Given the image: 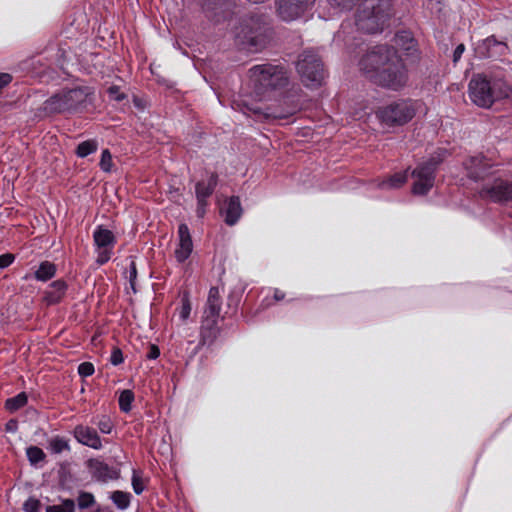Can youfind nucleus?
Returning a JSON list of instances; mask_svg holds the SVG:
<instances>
[{
  "label": "nucleus",
  "instance_id": "nucleus-16",
  "mask_svg": "<svg viewBox=\"0 0 512 512\" xmlns=\"http://www.w3.org/2000/svg\"><path fill=\"white\" fill-rule=\"evenodd\" d=\"M218 320L213 318L202 317L200 325V340L198 347L210 346L217 339L220 329L218 327Z\"/></svg>",
  "mask_w": 512,
  "mask_h": 512
},
{
  "label": "nucleus",
  "instance_id": "nucleus-25",
  "mask_svg": "<svg viewBox=\"0 0 512 512\" xmlns=\"http://www.w3.org/2000/svg\"><path fill=\"white\" fill-rule=\"evenodd\" d=\"M28 401V397L25 392H21L14 397L8 398L5 401V408L10 412H15L18 409L24 407Z\"/></svg>",
  "mask_w": 512,
  "mask_h": 512
},
{
  "label": "nucleus",
  "instance_id": "nucleus-11",
  "mask_svg": "<svg viewBox=\"0 0 512 512\" xmlns=\"http://www.w3.org/2000/svg\"><path fill=\"white\" fill-rule=\"evenodd\" d=\"M240 106V104H237ZM242 111L244 114H255L263 116L266 119H286L298 111L297 105H291L286 110H279L271 107H261L257 104L249 105L247 101H241Z\"/></svg>",
  "mask_w": 512,
  "mask_h": 512
},
{
  "label": "nucleus",
  "instance_id": "nucleus-41",
  "mask_svg": "<svg viewBox=\"0 0 512 512\" xmlns=\"http://www.w3.org/2000/svg\"><path fill=\"white\" fill-rule=\"evenodd\" d=\"M108 94L111 99L116 101H122L125 98L124 93H122L117 86H111L108 89Z\"/></svg>",
  "mask_w": 512,
  "mask_h": 512
},
{
  "label": "nucleus",
  "instance_id": "nucleus-44",
  "mask_svg": "<svg viewBox=\"0 0 512 512\" xmlns=\"http://www.w3.org/2000/svg\"><path fill=\"white\" fill-rule=\"evenodd\" d=\"M207 206L208 201L197 202L196 214L198 217L202 218L205 215Z\"/></svg>",
  "mask_w": 512,
  "mask_h": 512
},
{
  "label": "nucleus",
  "instance_id": "nucleus-40",
  "mask_svg": "<svg viewBox=\"0 0 512 512\" xmlns=\"http://www.w3.org/2000/svg\"><path fill=\"white\" fill-rule=\"evenodd\" d=\"M124 361L122 351L118 348L113 349L111 356H110V362L111 364L117 366L121 364Z\"/></svg>",
  "mask_w": 512,
  "mask_h": 512
},
{
  "label": "nucleus",
  "instance_id": "nucleus-37",
  "mask_svg": "<svg viewBox=\"0 0 512 512\" xmlns=\"http://www.w3.org/2000/svg\"><path fill=\"white\" fill-rule=\"evenodd\" d=\"M99 165L104 172H110L112 170V155L108 149L102 151Z\"/></svg>",
  "mask_w": 512,
  "mask_h": 512
},
{
  "label": "nucleus",
  "instance_id": "nucleus-6",
  "mask_svg": "<svg viewBox=\"0 0 512 512\" xmlns=\"http://www.w3.org/2000/svg\"><path fill=\"white\" fill-rule=\"evenodd\" d=\"M416 107L413 101L399 99L390 102L376 111V117L380 123L387 127L402 126L413 119Z\"/></svg>",
  "mask_w": 512,
  "mask_h": 512
},
{
  "label": "nucleus",
  "instance_id": "nucleus-5",
  "mask_svg": "<svg viewBox=\"0 0 512 512\" xmlns=\"http://www.w3.org/2000/svg\"><path fill=\"white\" fill-rule=\"evenodd\" d=\"M89 94L87 87L63 89L48 98L42 109L47 114L73 112L86 104Z\"/></svg>",
  "mask_w": 512,
  "mask_h": 512
},
{
  "label": "nucleus",
  "instance_id": "nucleus-35",
  "mask_svg": "<svg viewBox=\"0 0 512 512\" xmlns=\"http://www.w3.org/2000/svg\"><path fill=\"white\" fill-rule=\"evenodd\" d=\"M132 488H133V491L139 495L141 494L145 487H146V483H145V480L143 479L141 473L137 470H133V474H132Z\"/></svg>",
  "mask_w": 512,
  "mask_h": 512
},
{
  "label": "nucleus",
  "instance_id": "nucleus-19",
  "mask_svg": "<svg viewBox=\"0 0 512 512\" xmlns=\"http://www.w3.org/2000/svg\"><path fill=\"white\" fill-rule=\"evenodd\" d=\"M218 183V175L211 173L206 180L198 181L195 185V196L197 202L208 201Z\"/></svg>",
  "mask_w": 512,
  "mask_h": 512
},
{
  "label": "nucleus",
  "instance_id": "nucleus-3",
  "mask_svg": "<svg viewBox=\"0 0 512 512\" xmlns=\"http://www.w3.org/2000/svg\"><path fill=\"white\" fill-rule=\"evenodd\" d=\"M469 96L477 106L489 108L495 101L512 97V87L503 79L478 74L470 80Z\"/></svg>",
  "mask_w": 512,
  "mask_h": 512
},
{
  "label": "nucleus",
  "instance_id": "nucleus-15",
  "mask_svg": "<svg viewBox=\"0 0 512 512\" xmlns=\"http://www.w3.org/2000/svg\"><path fill=\"white\" fill-rule=\"evenodd\" d=\"M87 467L92 477L100 482H107L109 480H116L119 478V470L109 466L107 463L99 459H89Z\"/></svg>",
  "mask_w": 512,
  "mask_h": 512
},
{
  "label": "nucleus",
  "instance_id": "nucleus-9",
  "mask_svg": "<svg viewBox=\"0 0 512 512\" xmlns=\"http://www.w3.org/2000/svg\"><path fill=\"white\" fill-rule=\"evenodd\" d=\"M93 241L97 254L96 263L99 266L104 265L112 257L113 248L116 244L115 235L111 230L99 225L93 232Z\"/></svg>",
  "mask_w": 512,
  "mask_h": 512
},
{
  "label": "nucleus",
  "instance_id": "nucleus-2",
  "mask_svg": "<svg viewBox=\"0 0 512 512\" xmlns=\"http://www.w3.org/2000/svg\"><path fill=\"white\" fill-rule=\"evenodd\" d=\"M248 74L253 87V95L258 101L272 98L289 82L288 72L282 65L270 63L255 65L249 69Z\"/></svg>",
  "mask_w": 512,
  "mask_h": 512
},
{
  "label": "nucleus",
  "instance_id": "nucleus-34",
  "mask_svg": "<svg viewBox=\"0 0 512 512\" xmlns=\"http://www.w3.org/2000/svg\"><path fill=\"white\" fill-rule=\"evenodd\" d=\"M93 423L103 434H110L114 427L111 419L106 415L100 416L97 420H94Z\"/></svg>",
  "mask_w": 512,
  "mask_h": 512
},
{
  "label": "nucleus",
  "instance_id": "nucleus-1",
  "mask_svg": "<svg viewBox=\"0 0 512 512\" xmlns=\"http://www.w3.org/2000/svg\"><path fill=\"white\" fill-rule=\"evenodd\" d=\"M359 66L371 82L382 88L399 91L408 83V70L394 47H374L361 58Z\"/></svg>",
  "mask_w": 512,
  "mask_h": 512
},
{
  "label": "nucleus",
  "instance_id": "nucleus-38",
  "mask_svg": "<svg viewBox=\"0 0 512 512\" xmlns=\"http://www.w3.org/2000/svg\"><path fill=\"white\" fill-rule=\"evenodd\" d=\"M94 371V365L91 362H83L78 366V373L82 377L91 376Z\"/></svg>",
  "mask_w": 512,
  "mask_h": 512
},
{
  "label": "nucleus",
  "instance_id": "nucleus-13",
  "mask_svg": "<svg viewBox=\"0 0 512 512\" xmlns=\"http://www.w3.org/2000/svg\"><path fill=\"white\" fill-rule=\"evenodd\" d=\"M480 195L494 202L512 201V183L500 179L495 180L493 184L485 186Z\"/></svg>",
  "mask_w": 512,
  "mask_h": 512
},
{
  "label": "nucleus",
  "instance_id": "nucleus-4",
  "mask_svg": "<svg viewBox=\"0 0 512 512\" xmlns=\"http://www.w3.org/2000/svg\"><path fill=\"white\" fill-rule=\"evenodd\" d=\"M270 22L263 16H252L237 28L236 38L251 51L262 50L272 39Z\"/></svg>",
  "mask_w": 512,
  "mask_h": 512
},
{
  "label": "nucleus",
  "instance_id": "nucleus-30",
  "mask_svg": "<svg viewBox=\"0 0 512 512\" xmlns=\"http://www.w3.org/2000/svg\"><path fill=\"white\" fill-rule=\"evenodd\" d=\"M26 455L30 464L34 466L40 462H43L46 457L44 451L38 446H29L26 449Z\"/></svg>",
  "mask_w": 512,
  "mask_h": 512
},
{
  "label": "nucleus",
  "instance_id": "nucleus-21",
  "mask_svg": "<svg viewBox=\"0 0 512 512\" xmlns=\"http://www.w3.org/2000/svg\"><path fill=\"white\" fill-rule=\"evenodd\" d=\"M225 223L227 225H234L242 215V207L238 197L232 196L223 208Z\"/></svg>",
  "mask_w": 512,
  "mask_h": 512
},
{
  "label": "nucleus",
  "instance_id": "nucleus-12",
  "mask_svg": "<svg viewBox=\"0 0 512 512\" xmlns=\"http://www.w3.org/2000/svg\"><path fill=\"white\" fill-rule=\"evenodd\" d=\"M475 50L481 58L501 60L508 53L509 48L505 42L498 41L494 36H490L482 40Z\"/></svg>",
  "mask_w": 512,
  "mask_h": 512
},
{
  "label": "nucleus",
  "instance_id": "nucleus-46",
  "mask_svg": "<svg viewBox=\"0 0 512 512\" xmlns=\"http://www.w3.org/2000/svg\"><path fill=\"white\" fill-rule=\"evenodd\" d=\"M12 80V77L8 73H0V89L7 84H9Z\"/></svg>",
  "mask_w": 512,
  "mask_h": 512
},
{
  "label": "nucleus",
  "instance_id": "nucleus-47",
  "mask_svg": "<svg viewBox=\"0 0 512 512\" xmlns=\"http://www.w3.org/2000/svg\"><path fill=\"white\" fill-rule=\"evenodd\" d=\"M136 276H137L136 266L132 262L131 266H130V282H131V286H132L133 289H134L133 281L135 280Z\"/></svg>",
  "mask_w": 512,
  "mask_h": 512
},
{
  "label": "nucleus",
  "instance_id": "nucleus-48",
  "mask_svg": "<svg viewBox=\"0 0 512 512\" xmlns=\"http://www.w3.org/2000/svg\"><path fill=\"white\" fill-rule=\"evenodd\" d=\"M284 297H285V294H284V292H283V291H281V290H279V289H276V290L274 291V299H275L276 301H281V300H283V299H284Z\"/></svg>",
  "mask_w": 512,
  "mask_h": 512
},
{
  "label": "nucleus",
  "instance_id": "nucleus-36",
  "mask_svg": "<svg viewBox=\"0 0 512 512\" xmlns=\"http://www.w3.org/2000/svg\"><path fill=\"white\" fill-rule=\"evenodd\" d=\"M78 506L81 509H86L94 505L95 498L91 493L81 492L78 496Z\"/></svg>",
  "mask_w": 512,
  "mask_h": 512
},
{
  "label": "nucleus",
  "instance_id": "nucleus-28",
  "mask_svg": "<svg viewBox=\"0 0 512 512\" xmlns=\"http://www.w3.org/2000/svg\"><path fill=\"white\" fill-rule=\"evenodd\" d=\"M98 148V144L95 140H86L81 142L76 149V154L80 158H84L94 153Z\"/></svg>",
  "mask_w": 512,
  "mask_h": 512
},
{
  "label": "nucleus",
  "instance_id": "nucleus-29",
  "mask_svg": "<svg viewBox=\"0 0 512 512\" xmlns=\"http://www.w3.org/2000/svg\"><path fill=\"white\" fill-rule=\"evenodd\" d=\"M134 401V393L129 390H123L119 396V408L122 412L128 413L132 408V402Z\"/></svg>",
  "mask_w": 512,
  "mask_h": 512
},
{
  "label": "nucleus",
  "instance_id": "nucleus-14",
  "mask_svg": "<svg viewBox=\"0 0 512 512\" xmlns=\"http://www.w3.org/2000/svg\"><path fill=\"white\" fill-rule=\"evenodd\" d=\"M193 251V242L188 226L181 223L178 226V243L174 251L178 263L185 262Z\"/></svg>",
  "mask_w": 512,
  "mask_h": 512
},
{
  "label": "nucleus",
  "instance_id": "nucleus-45",
  "mask_svg": "<svg viewBox=\"0 0 512 512\" xmlns=\"http://www.w3.org/2000/svg\"><path fill=\"white\" fill-rule=\"evenodd\" d=\"M465 51V46L464 44H459L455 50H454V53H453V61L454 62H457L459 61V59L461 58L462 54L464 53Z\"/></svg>",
  "mask_w": 512,
  "mask_h": 512
},
{
  "label": "nucleus",
  "instance_id": "nucleus-20",
  "mask_svg": "<svg viewBox=\"0 0 512 512\" xmlns=\"http://www.w3.org/2000/svg\"><path fill=\"white\" fill-rule=\"evenodd\" d=\"M67 288L68 285L63 280H56L52 282L45 291L44 301L48 305L59 303L64 298Z\"/></svg>",
  "mask_w": 512,
  "mask_h": 512
},
{
  "label": "nucleus",
  "instance_id": "nucleus-39",
  "mask_svg": "<svg viewBox=\"0 0 512 512\" xmlns=\"http://www.w3.org/2000/svg\"><path fill=\"white\" fill-rule=\"evenodd\" d=\"M40 501L35 498H29L25 501L23 509L25 512H39Z\"/></svg>",
  "mask_w": 512,
  "mask_h": 512
},
{
  "label": "nucleus",
  "instance_id": "nucleus-31",
  "mask_svg": "<svg viewBox=\"0 0 512 512\" xmlns=\"http://www.w3.org/2000/svg\"><path fill=\"white\" fill-rule=\"evenodd\" d=\"M49 448L53 453L59 454L62 453L63 451H69L70 445L66 439L56 436L50 439Z\"/></svg>",
  "mask_w": 512,
  "mask_h": 512
},
{
  "label": "nucleus",
  "instance_id": "nucleus-23",
  "mask_svg": "<svg viewBox=\"0 0 512 512\" xmlns=\"http://www.w3.org/2000/svg\"><path fill=\"white\" fill-rule=\"evenodd\" d=\"M395 45L407 55H412L416 50V42L409 32L403 31L395 35Z\"/></svg>",
  "mask_w": 512,
  "mask_h": 512
},
{
  "label": "nucleus",
  "instance_id": "nucleus-49",
  "mask_svg": "<svg viewBox=\"0 0 512 512\" xmlns=\"http://www.w3.org/2000/svg\"><path fill=\"white\" fill-rule=\"evenodd\" d=\"M7 429L8 430H11L12 429V426H10V424L7 425Z\"/></svg>",
  "mask_w": 512,
  "mask_h": 512
},
{
  "label": "nucleus",
  "instance_id": "nucleus-17",
  "mask_svg": "<svg viewBox=\"0 0 512 512\" xmlns=\"http://www.w3.org/2000/svg\"><path fill=\"white\" fill-rule=\"evenodd\" d=\"M75 439L82 445L100 450L102 448L101 439L95 429L89 426L77 425L73 431Z\"/></svg>",
  "mask_w": 512,
  "mask_h": 512
},
{
  "label": "nucleus",
  "instance_id": "nucleus-8",
  "mask_svg": "<svg viewBox=\"0 0 512 512\" xmlns=\"http://www.w3.org/2000/svg\"><path fill=\"white\" fill-rule=\"evenodd\" d=\"M444 153L445 151L441 150L437 153V157H432L429 161L419 165L413 170V194L425 195L430 191L434 185L436 167L444 159Z\"/></svg>",
  "mask_w": 512,
  "mask_h": 512
},
{
  "label": "nucleus",
  "instance_id": "nucleus-26",
  "mask_svg": "<svg viewBox=\"0 0 512 512\" xmlns=\"http://www.w3.org/2000/svg\"><path fill=\"white\" fill-rule=\"evenodd\" d=\"M408 178L407 171L395 173L393 176L383 181L380 186L382 188H399Z\"/></svg>",
  "mask_w": 512,
  "mask_h": 512
},
{
  "label": "nucleus",
  "instance_id": "nucleus-33",
  "mask_svg": "<svg viewBox=\"0 0 512 512\" xmlns=\"http://www.w3.org/2000/svg\"><path fill=\"white\" fill-rule=\"evenodd\" d=\"M46 512H75V503L72 499H65L59 505H51Z\"/></svg>",
  "mask_w": 512,
  "mask_h": 512
},
{
  "label": "nucleus",
  "instance_id": "nucleus-22",
  "mask_svg": "<svg viewBox=\"0 0 512 512\" xmlns=\"http://www.w3.org/2000/svg\"><path fill=\"white\" fill-rule=\"evenodd\" d=\"M465 167L468 170L469 177L477 180L485 176V172L490 165L483 156H474L465 162Z\"/></svg>",
  "mask_w": 512,
  "mask_h": 512
},
{
  "label": "nucleus",
  "instance_id": "nucleus-27",
  "mask_svg": "<svg viewBox=\"0 0 512 512\" xmlns=\"http://www.w3.org/2000/svg\"><path fill=\"white\" fill-rule=\"evenodd\" d=\"M111 500L121 510H125L129 507L131 501V494L124 491H114L111 496Z\"/></svg>",
  "mask_w": 512,
  "mask_h": 512
},
{
  "label": "nucleus",
  "instance_id": "nucleus-10",
  "mask_svg": "<svg viewBox=\"0 0 512 512\" xmlns=\"http://www.w3.org/2000/svg\"><path fill=\"white\" fill-rule=\"evenodd\" d=\"M315 0H275L278 17L283 21H293L301 17Z\"/></svg>",
  "mask_w": 512,
  "mask_h": 512
},
{
  "label": "nucleus",
  "instance_id": "nucleus-18",
  "mask_svg": "<svg viewBox=\"0 0 512 512\" xmlns=\"http://www.w3.org/2000/svg\"><path fill=\"white\" fill-rule=\"evenodd\" d=\"M221 297L217 287H211L203 310L202 317L219 319L221 311Z\"/></svg>",
  "mask_w": 512,
  "mask_h": 512
},
{
  "label": "nucleus",
  "instance_id": "nucleus-7",
  "mask_svg": "<svg viewBox=\"0 0 512 512\" xmlns=\"http://www.w3.org/2000/svg\"><path fill=\"white\" fill-rule=\"evenodd\" d=\"M302 82L307 87H318L324 80V68L321 59L313 50H305L296 64Z\"/></svg>",
  "mask_w": 512,
  "mask_h": 512
},
{
  "label": "nucleus",
  "instance_id": "nucleus-24",
  "mask_svg": "<svg viewBox=\"0 0 512 512\" xmlns=\"http://www.w3.org/2000/svg\"><path fill=\"white\" fill-rule=\"evenodd\" d=\"M56 273V266L49 262H42L35 272V278L39 281H47L54 277Z\"/></svg>",
  "mask_w": 512,
  "mask_h": 512
},
{
  "label": "nucleus",
  "instance_id": "nucleus-43",
  "mask_svg": "<svg viewBox=\"0 0 512 512\" xmlns=\"http://www.w3.org/2000/svg\"><path fill=\"white\" fill-rule=\"evenodd\" d=\"M159 355H160V350H159L158 346L151 344L149 346V351H148L146 357L150 360H155L159 357Z\"/></svg>",
  "mask_w": 512,
  "mask_h": 512
},
{
  "label": "nucleus",
  "instance_id": "nucleus-32",
  "mask_svg": "<svg viewBox=\"0 0 512 512\" xmlns=\"http://www.w3.org/2000/svg\"><path fill=\"white\" fill-rule=\"evenodd\" d=\"M191 311H192V305L190 302L189 295H188V293H184V295L181 299V306L178 308L179 318L183 322H185L189 318Z\"/></svg>",
  "mask_w": 512,
  "mask_h": 512
},
{
  "label": "nucleus",
  "instance_id": "nucleus-42",
  "mask_svg": "<svg viewBox=\"0 0 512 512\" xmlns=\"http://www.w3.org/2000/svg\"><path fill=\"white\" fill-rule=\"evenodd\" d=\"M14 259V255L10 253L0 255V269H4L10 266L13 263Z\"/></svg>",
  "mask_w": 512,
  "mask_h": 512
}]
</instances>
